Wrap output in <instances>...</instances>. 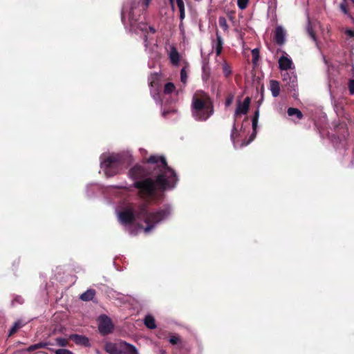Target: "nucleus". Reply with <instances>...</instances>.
<instances>
[{
    "mask_svg": "<svg viewBox=\"0 0 354 354\" xmlns=\"http://www.w3.org/2000/svg\"><path fill=\"white\" fill-rule=\"evenodd\" d=\"M270 87L272 96L274 97H277L281 90L279 82L277 80H272L270 82Z\"/></svg>",
    "mask_w": 354,
    "mask_h": 354,
    "instance_id": "f3484780",
    "label": "nucleus"
},
{
    "mask_svg": "<svg viewBox=\"0 0 354 354\" xmlns=\"http://www.w3.org/2000/svg\"><path fill=\"white\" fill-rule=\"evenodd\" d=\"M121 158L118 154H112L101 162V167L106 176L111 177L116 174L120 167Z\"/></svg>",
    "mask_w": 354,
    "mask_h": 354,
    "instance_id": "423d86ee",
    "label": "nucleus"
},
{
    "mask_svg": "<svg viewBox=\"0 0 354 354\" xmlns=\"http://www.w3.org/2000/svg\"><path fill=\"white\" fill-rule=\"evenodd\" d=\"M243 113V103H241V100H238L237 108L235 111V118Z\"/></svg>",
    "mask_w": 354,
    "mask_h": 354,
    "instance_id": "a878e982",
    "label": "nucleus"
},
{
    "mask_svg": "<svg viewBox=\"0 0 354 354\" xmlns=\"http://www.w3.org/2000/svg\"><path fill=\"white\" fill-rule=\"evenodd\" d=\"M118 218L124 225L130 224L135 218V214L131 209H127L118 213Z\"/></svg>",
    "mask_w": 354,
    "mask_h": 354,
    "instance_id": "6e6552de",
    "label": "nucleus"
},
{
    "mask_svg": "<svg viewBox=\"0 0 354 354\" xmlns=\"http://www.w3.org/2000/svg\"><path fill=\"white\" fill-rule=\"evenodd\" d=\"M113 326L111 319L106 315H101L99 317L98 329L100 333L107 335L112 332Z\"/></svg>",
    "mask_w": 354,
    "mask_h": 354,
    "instance_id": "0eeeda50",
    "label": "nucleus"
},
{
    "mask_svg": "<svg viewBox=\"0 0 354 354\" xmlns=\"http://www.w3.org/2000/svg\"><path fill=\"white\" fill-rule=\"evenodd\" d=\"M180 338L178 336L173 335L169 338V342L172 344H176L179 342Z\"/></svg>",
    "mask_w": 354,
    "mask_h": 354,
    "instance_id": "e433bc0d",
    "label": "nucleus"
},
{
    "mask_svg": "<svg viewBox=\"0 0 354 354\" xmlns=\"http://www.w3.org/2000/svg\"><path fill=\"white\" fill-rule=\"evenodd\" d=\"M345 33H346L348 36H349V37H354V31H353V30H351V29H347V30H346Z\"/></svg>",
    "mask_w": 354,
    "mask_h": 354,
    "instance_id": "79ce46f5",
    "label": "nucleus"
},
{
    "mask_svg": "<svg viewBox=\"0 0 354 354\" xmlns=\"http://www.w3.org/2000/svg\"><path fill=\"white\" fill-rule=\"evenodd\" d=\"M120 341L116 343L108 342L105 344V351L109 354H120Z\"/></svg>",
    "mask_w": 354,
    "mask_h": 354,
    "instance_id": "2eb2a0df",
    "label": "nucleus"
},
{
    "mask_svg": "<svg viewBox=\"0 0 354 354\" xmlns=\"http://www.w3.org/2000/svg\"><path fill=\"white\" fill-rule=\"evenodd\" d=\"M230 19H232L231 15L229 16Z\"/></svg>",
    "mask_w": 354,
    "mask_h": 354,
    "instance_id": "09e8293b",
    "label": "nucleus"
},
{
    "mask_svg": "<svg viewBox=\"0 0 354 354\" xmlns=\"http://www.w3.org/2000/svg\"><path fill=\"white\" fill-rule=\"evenodd\" d=\"M57 344L62 347H65L67 346L68 342L65 338L63 337H57L55 339Z\"/></svg>",
    "mask_w": 354,
    "mask_h": 354,
    "instance_id": "7c9ffc66",
    "label": "nucleus"
},
{
    "mask_svg": "<svg viewBox=\"0 0 354 354\" xmlns=\"http://www.w3.org/2000/svg\"><path fill=\"white\" fill-rule=\"evenodd\" d=\"M223 71L225 77H228L232 73L230 67L226 62H223Z\"/></svg>",
    "mask_w": 354,
    "mask_h": 354,
    "instance_id": "c756f323",
    "label": "nucleus"
},
{
    "mask_svg": "<svg viewBox=\"0 0 354 354\" xmlns=\"http://www.w3.org/2000/svg\"><path fill=\"white\" fill-rule=\"evenodd\" d=\"M352 1V3L354 4V0H351Z\"/></svg>",
    "mask_w": 354,
    "mask_h": 354,
    "instance_id": "8fccbe9b",
    "label": "nucleus"
},
{
    "mask_svg": "<svg viewBox=\"0 0 354 354\" xmlns=\"http://www.w3.org/2000/svg\"><path fill=\"white\" fill-rule=\"evenodd\" d=\"M339 9L344 15H349L346 0H342V2L339 4Z\"/></svg>",
    "mask_w": 354,
    "mask_h": 354,
    "instance_id": "bb28decb",
    "label": "nucleus"
},
{
    "mask_svg": "<svg viewBox=\"0 0 354 354\" xmlns=\"http://www.w3.org/2000/svg\"><path fill=\"white\" fill-rule=\"evenodd\" d=\"M230 137H231V140H232L235 148H241L242 147V146L243 145V142L242 140H241L239 139L240 134L238 132V131L235 127V124H234L233 129L231 132Z\"/></svg>",
    "mask_w": 354,
    "mask_h": 354,
    "instance_id": "ddd939ff",
    "label": "nucleus"
},
{
    "mask_svg": "<svg viewBox=\"0 0 354 354\" xmlns=\"http://www.w3.org/2000/svg\"><path fill=\"white\" fill-rule=\"evenodd\" d=\"M139 3L140 2L136 0H133L125 3L122 10V20L124 21L125 17H128L130 26L132 28H138L141 31L144 32L147 30V26L142 24L137 25V19L134 18V10L139 6Z\"/></svg>",
    "mask_w": 354,
    "mask_h": 354,
    "instance_id": "39448f33",
    "label": "nucleus"
},
{
    "mask_svg": "<svg viewBox=\"0 0 354 354\" xmlns=\"http://www.w3.org/2000/svg\"><path fill=\"white\" fill-rule=\"evenodd\" d=\"M149 29L150 32L152 33H155L156 31V29L153 26H149Z\"/></svg>",
    "mask_w": 354,
    "mask_h": 354,
    "instance_id": "a18cd8bd",
    "label": "nucleus"
},
{
    "mask_svg": "<svg viewBox=\"0 0 354 354\" xmlns=\"http://www.w3.org/2000/svg\"><path fill=\"white\" fill-rule=\"evenodd\" d=\"M307 30H308V35L310 37V38L313 41H316V34L314 32V30H313V28L311 27H308Z\"/></svg>",
    "mask_w": 354,
    "mask_h": 354,
    "instance_id": "f704fd0d",
    "label": "nucleus"
},
{
    "mask_svg": "<svg viewBox=\"0 0 354 354\" xmlns=\"http://www.w3.org/2000/svg\"><path fill=\"white\" fill-rule=\"evenodd\" d=\"M179 12H180V19L181 21H183V20L185 19V9L179 10ZM182 26H183V22L180 23V27Z\"/></svg>",
    "mask_w": 354,
    "mask_h": 354,
    "instance_id": "ea45409f",
    "label": "nucleus"
},
{
    "mask_svg": "<svg viewBox=\"0 0 354 354\" xmlns=\"http://www.w3.org/2000/svg\"><path fill=\"white\" fill-rule=\"evenodd\" d=\"M292 60L286 56H281L279 59V68L281 70H288L291 68Z\"/></svg>",
    "mask_w": 354,
    "mask_h": 354,
    "instance_id": "dca6fc26",
    "label": "nucleus"
},
{
    "mask_svg": "<svg viewBox=\"0 0 354 354\" xmlns=\"http://www.w3.org/2000/svg\"><path fill=\"white\" fill-rule=\"evenodd\" d=\"M176 3L179 10H185V4L183 0H176Z\"/></svg>",
    "mask_w": 354,
    "mask_h": 354,
    "instance_id": "58836bf2",
    "label": "nucleus"
},
{
    "mask_svg": "<svg viewBox=\"0 0 354 354\" xmlns=\"http://www.w3.org/2000/svg\"><path fill=\"white\" fill-rule=\"evenodd\" d=\"M144 323L145 325L149 329H154L156 328L155 319L150 315H148L145 317Z\"/></svg>",
    "mask_w": 354,
    "mask_h": 354,
    "instance_id": "aec40b11",
    "label": "nucleus"
},
{
    "mask_svg": "<svg viewBox=\"0 0 354 354\" xmlns=\"http://www.w3.org/2000/svg\"><path fill=\"white\" fill-rule=\"evenodd\" d=\"M151 1V0H144L143 1V3H142L143 10H145L148 8Z\"/></svg>",
    "mask_w": 354,
    "mask_h": 354,
    "instance_id": "a19ab883",
    "label": "nucleus"
},
{
    "mask_svg": "<svg viewBox=\"0 0 354 354\" xmlns=\"http://www.w3.org/2000/svg\"><path fill=\"white\" fill-rule=\"evenodd\" d=\"M233 100H234V96H233V95L230 94V95L227 97V98H226V100H225V107H229V106L231 105V104L232 103Z\"/></svg>",
    "mask_w": 354,
    "mask_h": 354,
    "instance_id": "473e14b6",
    "label": "nucleus"
},
{
    "mask_svg": "<svg viewBox=\"0 0 354 354\" xmlns=\"http://www.w3.org/2000/svg\"><path fill=\"white\" fill-rule=\"evenodd\" d=\"M69 339L73 340L77 345H82L84 346H90L89 339L85 336L73 334L69 336Z\"/></svg>",
    "mask_w": 354,
    "mask_h": 354,
    "instance_id": "4468645a",
    "label": "nucleus"
},
{
    "mask_svg": "<svg viewBox=\"0 0 354 354\" xmlns=\"http://www.w3.org/2000/svg\"><path fill=\"white\" fill-rule=\"evenodd\" d=\"M169 58L171 62V63L177 66L178 65L179 61H180V55L178 52L175 48H171L170 53H169Z\"/></svg>",
    "mask_w": 354,
    "mask_h": 354,
    "instance_id": "a211bd4d",
    "label": "nucleus"
},
{
    "mask_svg": "<svg viewBox=\"0 0 354 354\" xmlns=\"http://www.w3.org/2000/svg\"><path fill=\"white\" fill-rule=\"evenodd\" d=\"M171 8L174 11L175 10V6H174V0H169Z\"/></svg>",
    "mask_w": 354,
    "mask_h": 354,
    "instance_id": "c03bdc74",
    "label": "nucleus"
},
{
    "mask_svg": "<svg viewBox=\"0 0 354 354\" xmlns=\"http://www.w3.org/2000/svg\"><path fill=\"white\" fill-rule=\"evenodd\" d=\"M287 113L289 116H296L299 120L303 118L302 112L297 108L290 107L288 109Z\"/></svg>",
    "mask_w": 354,
    "mask_h": 354,
    "instance_id": "412c9836",
    "label": "nucleus"
},
{
    "mask_svg": "<svg viewBox=\"0 0 354 354\" xmlns=\"http://www.w3.org/2000/svg\"><path fill=\"white\" fill-rule=\"evenodd\" d=\"M148 162L152 164L160 163L158 165L160 174L156 177V183L162 189L174 187L178 179L175 171L167 165L164 157L151 156L148 159Z\"/></svg>",
    "mask_w": 354,
    "mask_h": 354,
    "instance_id": "20e7f679",
    "label": "nucleus"
},
{
    "mask_svg": "<svg viewBox=\"0 0 354 354\" xmlns=\"http://www.w3.org/2000/svg\"><path fill=\"white\" fill-rule=\"evenodd\" d=\"M95 295V291L93 289H88L86 292H83L80 298L82 301H91Z\"/></svg>",
    "mask_w": 354,
    "mask_h": 354,
    "instance_id": "6ab92c4d",
    "label": "nucleus"
},
{
    "mask_svg": "<svg viewBox=\"0 0 354 354\" xmlns=\"http://www.w3.org/2000/svg\"><path fill=\"white\" fill-rule=\"evenodd\" d=\"M251 53H252V64H253L254 66H256L257 65L258 61L260 58L259 48H256L253 49L251 51Z\"/></svg>",
    "mask_w": 354,
    "mask_h": 354,
    "instance_id": "b1692460",
    "label": "nucleus"
},
{
    "mask_svg": "<svg viewBox=\"0 0 354 354\" xmlns=\"http://www.w3.org/2000/svg\"><path fill=\"white\" fill-rule=\"evenodd\" d=\"M259 118V107H257V110L254 112V116L252 117V119L253 132L250 135L248 140L246 142H245V146L248 145L249 143H250L256 138Z\"/></svg>",
    "mask_w": 354,
    "mask_h": 354,
    "instance_id": "9d476101",
    "label": "nucleus"
},
{
    "mask_svg": "<svg viewBox=\"0 0 354 354\" xmlns=\"http://www.w3.org/2000/svg\"><path fill=\"white\" fill-rule=\"evenodd\" d=\"M24 326V324L21 321L17 320L14 323L11 328L10 329L8 336H12L14 333H15L19 328H21Z\"/></svg>",
    "mask_w": 354,
    "mask_h": 354,
    "instance_id": "5701e85b",
    "label": "nucleus"
},
{
    "mask_svg": "<svg viewBox=\"0 0 354 354\" xmlns=\"http://www.w3.org/2000/svg\"><path fill=\"white\" fill-rule=\"evenodd\" d=\"M249 0H245V8L247 7Z\"/></svg>",
    "mask_w": 354,
    "mask_h": 354,
    "instance_id": "de8ad7c7",
    "label": "nucleus"
},
{
    "mask_svg": "<svg viewBox=\"0 0 354 354\" xmlns=\"http://www.w3.org/2000/svg\"><path fill=\"white\" fill-rule=\"evenodd\" d=\"M180 80L184 84H185L187 83V73L186 71L185 68H183L180 71Z\"/></svg>",
    "mask_w": 354,
    "mask_h": 354,
    "instance_id": "c85d7f7f",
    "label": "nucleus"
},
{
    "mask_svg": "<svg viewBox=\"0 0 354 354\" xmlns=\"http://www.w3.org/2000/svg\"><path fill=\"white\" fill-rule=\"evenodd\" d=\"M218 24L223 29V30L227 31L228 30L227 21L224 17H220L218 18Z\"/></svg>",
    "mask_w": 354,
    "mask_h": 354,
    "instance_id": "cd10ccee",
    "label": "nucleus"
},
{
    "mask_svg": "<svg viewBox=\"0 0 354 354\" xmlns=\"http://www.w3.org/2000/svg\"><path fill=\"white\" fill-rule=\"evenodd\" d=\"M176 89L174 84L171 82H168L165 85L164 93L165 94H170Z\"/></svg>",
    "mask_w": 354,
    "mask_h": 354,
    "instance_id": "393cba45",
    "label": "nucleus"
},
{
    "mask_svg": "<svg viewBox=\"0 0 354 354\" xmlns=\"http://www.w3.org/2000/svg\"><path fill=\"white\" fill-rule=\"evenodd\" d=\"M250 104V98L247 97L245 98V115L247 114Z\"/></svg>",
    "mask_w": 354,
    "mask_h": 354,
    "instance_id": "c9c22d12",
    "label": "nucleus"
},
{
    "mask_svg": "<svg viewBox=\"0 0 354 354\" xmlns=\"http://www.w3.org/2000/svg\"><path fill=\"white\" fill-rule=\"evenodd\" d=\"M237 3L239 8L243 10V0H238Z\"/></svg>",
    "mask_w": 354,
    "mask_h": 354,
    "instance_id": "37998d69",
    "label": "nucleus"
},
{
    "mask_svg": "<svg viewBox=\"0 0 354 354\" xmlns=\"http://www.w3.org/2000/svg\"><path fill=\"white\" fill-rule=\"evenodd\" d=\"M55 354H74L72 351L65 349L60 348L55 351Z\"/></svg>",
    "mask_w": 354,
    "mask_h": 354,
    "instance_id": "72a5a7b5",
    "label": "nucleus"
},
{
    "mask_svg": "<svg viewBox=\"0 0 354 354\" xmlns=\"http://www.w3.org/2000/svg\"><path fill=\"white\" fill-rule=\"evenodd\" d=\"M49 344H50L47 342H39L35 344L30 345L29 347L26 348V351L28 352H32L37 349L46 348Z\"/></svg>",
    "mask_w": 354,
    "mask_h": 354,
    "instance_id": "4be33fe9",
    "label": "nucleus"
},
{
    "mask_svg": "<svg viewBox=\"0 0 354 354\" xmlns=\"http://www.w3.org/2000/svg\"><path fill=\"white\" fill-rule=\"evenodd\" d=\"M171 212L169 206H166L156 212H149L148 205L145 203L139 206L136 212V216L146 223L147 225L144 228V231L145 233H149L157 224L167 218L171 214Z\"/></svg>",
    "mask_w": 354,
    "mask_h": 354,
    "instance_id": "f03ea898",
    "label": "nucleus"
},
{
    "mask_svg": "<svg viewBox=\"0 0 354 354\" xmlns=\"http://www.w3.org/2000/svg\"><path fill=\"white\" fill-rule=\"evenodd\" d=\"M24 302V299L21 297L20 296H17L12 301V305L14 306L15 303H18V304H23Z\"/></svg>",
    "mask_w": 354,
    "mask_h": 354,
    "instance_id": "4c0bfd02",
    "label": "nucleus"
},
{
    "mask_svg": "<svg viewBox=\"0 0 354 354\" xmlns=\"http://www.w3.org/2000/svg\"><path fill=\"white\" fill-rule=\"evenodd\" d=\"M353 79L350 80L348 82V90L351 94H354V73L353 75Z\"/></svg>",
    "mask_w": 354,
    "mask_h": 354,
    "instance_id": "2f4dec72",
    "label": "nucleus"
},
{
    "mask_svg": "<svg viewBox=\"0 0 354 354\" xmlns=\"http://www.w3.org/2000/svg\"><path fill=\"white\" fill-rule=\"evenodd\" d=\"M274 39L276 44L279 46H282L286 41V32L284 29L279 26L276 28Z\"/></svg>",
    "mask_w": 354,
    "mask_h": 354,
    "instance_id": "9b49d317",
    "label": "nucleus"
},
{
    "mask_svg": "<svg viewBox=\"0 0 354 354\" xmlns=\"http://www.w3.org/2000/svg\"><path fill=\"white\" fill-rule=\"evenodd\" d=\"M212 49H215L216 56L220 55L223 46V40L218 31L216 32V39L212 41Z\"/></svg>",
    "mask_w": 354,
    "mask_h": 354,
    "instance_id": "f8f14e48",
    "label": "nucleus"
},
{
    "mask_svg": "<svg viewBox=\"0 0 354 354\" xmlns=\"http://www.w3.org/2000/svg\"><path fill=\"white\" fill-rule=\"evenodd\" d=\"M120 354H138V351L133 344L125 341H120Z\"/></svg>",
    "mask_w": 354,
    "mask_h": 354,
    "instance_id": "1a4fd4ad",
    "label": "nucleus"
},
{
    "mask_svg": "<svg viewBox=\"0 0 354 354\" xmlns=\"http://www.w3.org/2000/svg\"><path fill=\"white\" fill-rule=\"evenodd\" d=\"M147 175L148 173L145 169L138 165L131 168L129 173V177L136 180L133 186L139 189V195L141 198L152 197L156 193V184L151 178H147L141 180Z\"/></svg>",
    "mask_w": 354,
    "mask_h": 354,
    "instance_id": "f257e3e1",
    "label": "nucleus"
},
{
    "mask_svg": "<svg viewBox=\"0 0 354 354\" xmlns=\"http://www.w3.org/2000/svg\"><path fill=\"white\" fill-rule=\"evenodd\" d=\"M193 118L197 121H206L214 113V106L209 95L203 92L196 93L191 104Z\"/></svg>",
    "mask_w": 354,
    "mask_h": 354,
    "instance_id": "7ed1b4c3",
    "label": "nucleus"
},
{
    "mask_svg": "<svg viewBox=\"0 0 354 354\" xmlns=\"http://www.w3.org/2000/svg\"><path fill=\"white\" fill-rule=\"evenodd\" d=\"M145 46H147V36L145 37Z\"/></svg>",
    "mask_w": 354,
    "mask_h": 354,
    "instance_id": "49530a36",
    "label": "nucleus"
}]
</instances>
